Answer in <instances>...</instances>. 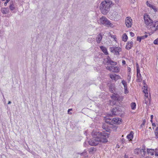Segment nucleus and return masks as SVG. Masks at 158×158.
Listing matches in <instances>:
<instances>
[{"mask_svg": "<svg viewBox=\"0 0 158 158\" xmlns=\"http://www.w3.org/2000/svg\"><path fill=\"white\" fill-rule=\"evenodd\" d=\"M93 134L94 136H97L98 140L99 142L104 143L107 142V139L110 136L109 133H107L104 131L100 132L97 131H93Z\"/></svg>", "mask_w": 158, "mask_h": 158, "instance_id": "1", "label": "nucleus"}, {"mask_svg": "<svg viewBox=\"0 0 158 158\" xmlns=\"http://www.w3.org/2000/svg\"><path fill=\"white\" fill-rule=\"evenodd\" d=\"M112 2L110 0H106L102 1L99 6L100 10L103 15H106L110 10Z\"/></svg>", "mask_w": 158, "mask_h": 158, "instance_id": "2", "label": "nucleus"}, {"mask_svg": "<svg viewBox=\"0 0 158 158\" xmlns=\"http://www.w3.org/2000/svg\"><path fill=\"white\" fill-rule=\"evenodd\" d=\"M99 21L101 24L104 25L108 27H114L113 24L105 17H102L100 18Z\"/></svg>", "mask_w": 158, "mask_h": 158, "instance_id": "3", "label": "nucleus"}, {"mask_svg": "<svg viewBox=\"0 0 158 158\" xmlns=\"http://www.w3.org/2000/svg\"><path fill=\"white\" fill-rule=\"evenodd\" d=\"M92 135L93 136V138L91 139L89 141V145L91 146H95L97 145L99 142L98 140L97 136H94L93 134V132Z\"/></svg>", "mask_w": 158, "mask_h": 158, "instance_id": "4", "label": "nucleus"}, {"mask_svg": "<svg viewBox=\"0 0 158 158\" xmlns=\"http://www.w3.org/2000/svg\"><path fill=\"white\" fill-rule=\"evenodd\" d=\"M143 19L146 25L151 26L153 24V20L151 19L149 16L147 14H144Z\"/></svg>", "mask_w": 158, "mask_h": 158, "instance_id": "5", "label": "nucleus"}, {"mask_svg": "<svg viewBox=\"0 0 158 158\" xmlns=\"http://www.w3.org/2000/svg\"><path fill=\"white\" fill-rule=\"evenodd\" d=\"M110 51L116 55H119V52L121 51V48L119 47H111L110 48Z\"/></svg>", "mask_w": 158, "mask_h": 158, "instance_id": "6", "label": "nucleus"}, {"mask_svg": "<svg viewBox=\"0 0 158 158\" xmlns=\"http://www.w3.org/2000/svg\"><path fill=\"white\" fill-rule=\"evenodd\" d=\"M114 120H116V118H114L112 119H109V116H107L105 118V122L106 123L108 124L109 125H110L112 123L114 124V121H115Z\"/></svg>", "mask_w": 158, "mask_h": 158, "instance_id": "7", "label": "nucleus"}, {"mask_svg": "<svg viewBox=\"0 0 158 158\" xmlns=\"http://www.w3.org/2000/svg\"><path fill=\"white\" fill-rule=\"evenodd\" d=\"M132 19L131 17H127L126 18L125 20V24L126 26L127 27H130L132 25Z\"/></svg>", "mask_w": 158, "mask_h": 158, "instance_id": "8", "label": "nucleus"}, {"mask_svg": "<svg viewBox=\"0 0 158 158\" xmlns=\"http://www.w3.org/2000/svg\"><path fill=\"white\" fill-rule=\"evenodd\" d=\"M109 87L110 91L111 93H114L115 89V84L114 83H111L110 84Z\"/></svg>", "mask_w": 158, "mask_h": 158, "instance_id": "9", "label": "nucleus"}, {"mask_svg": "<svg viewBox=\"0 0 158 158\" xmlns=\"http://www.w3.org/2000/svg\"><path fill=\"white\" fill-rule=\"evenodd\" d=\"M133 44V43L132 41H128L127 42V44L126 46V48L128 50H130L132 47Z\"/></svg>", "mask_w": 158, "mask_h": 158, "instance_id": "10", "label": "nucleus"}, {"mask_svg": "<svg viewBox=\"0 0 158 158\" xmlns=\"http://www.w3.org/2000/svg\"><path fill=\"white\" fill-rule=\"evenodd\" d=\"M120 96L118 95L117 94L116 95L115 93L112 94V95L111 96V98L113 100L117 101L119 100V98H120Z\"/></svg>", "mask_w": 158, "mask_h": 158, "instance_id": "11", "label": "nucleus"}, {"mask_svg": "<svg viewBox=\"0 0 158 158\" xmlns=\"http://www.w3.org/2000/svg\"><path fill=\"white\" fill-rule=\"evenodd\" d=\"M102 38V36L101 33H99L97 36V37L96 38V42L97 43L99 44L100 43Z\"/></svg>", "mask_w": 158, "mask_h": 158, "instance_id": "12", "label": "nucleus"}, {"mask_svg": "<svg viewBox=\"0 0 158 158\" xmlns=\"http://www.w3.org/2000/svg\"><path fill=\"white\" fill-rule=\"evenodd\" d=\"M100 48L105 55H108V53L107 51L106 48L105 47L102 46H100Z\"/></svg>", "mask_w": 158, "mask_h": 158, "instance_id": "13", "label": "nucleus"}, {"mask_svg": "<svg viewBox=\"0 0 158 158\" xmlns=\"http://www.w3.org/2000/svg\"><path fill=\"white\" fill-rule=\"evenodd\" d=\"M120 76L116 74H111L110 75V78L114 80H116Z\"/></svg>", "mask_w": 158, "mask_h": 158, "instance_id": "14", "label": "nucleus"}, {"mask_svg": "<svg viewBox=\"0 0 158 158\" xmlns=\"http://www.w3.org/2000/svg\"><path fill=\"white\" fill-rule=\"evenodd\" d=\"M112 123L110 125H109L108 126V127L110 128H111V129H112L114 131H116L117 130V129L118 128V127L116 126V124Z\"/></svg>", "mask_w": 158, "mask_h": 158, "instance_id": "15", "label": "nucleus"}, {"mask_svg": "<svg viewBox=\"0 0 158 158\" xmlns=\"http://www.w3.org/2000/svg\"><path fill=\"white\" fill-rule=\"evenodd\" d=\"M143 92L145 94V96L147 97L146 99H148V89L145 86H143Z\"/></svg>", "mask_w": 158, "mask_h": 158, "instance_id": "16", "label": "nucleus"}, {"mask_svg": "<svg viewBox=\"0 0 158 158\" xmlns=\"http://www.w3.org/2000/svg\"><path fill=\"white\" fill-rule=\"evenodd\" d=\"M106 63L107 64V65H110L111 66H114L117 65V63L116 62L114 61L111 60H110L107 61Z\"/></svg>", "mask_w": 158, "mask_h": 158, "instance_id": "17", "label": "nucleus"}, {"mask_svg": "<svg viewBox=\"0 0 158 158\" xmlns=\"http://www.w3.org/2000/svg\"><path fill=\"white\" fill-rule=\"evenodd\" d=\"M113 69L112 71V72L118 73L120 71V68L118 67L113 66Z\"/></svg>", "mask_w": 158, "mask_h": 158, "instance_id": "18", "label": "nucleus"}, {"mask_svg": "<svg viewBox=\"0 0 158 158\" xmlns=\"http://www.w3.org/2000/svg\"><path fill=\"white\" fill-rule=\"evenodd\" d=\"M117 110V109L116 108H114L111 111L112 114H109V115L110 116H115V115L117 114H116V111Z\"/></svg>", "mask_w": 158, "mask_h": 158, "instance_id": "19", "label": "nucleus"}, {"mask_svg": "<svg viewBox=\"0 0 158 158\" xmlns=\"http://www.w3.org/2000/svg\"><path fill=\"white\" fill-rule=\"evenodd\" d=\"M122 83L124 85V88L125 90V92H126V90H127V83L126 81L123 80L122 81Z\"/></svg>", "mask_w": 158, "mask_h": 158, "instance_id": "20", "label": "nucleus"}, {"mask_svg": "<svg viewBox=\"0 0 158 158\" xmlns=\"http://www.w3.org/2000/svg\"><path fill=\"white\" fill-rule=\"evenodd\" d=\"M147 151L148 154L151 155H153L154 154V150L151 149H147Z\"/></svg>", "mask_w": 158, "mask_h": 158, "instance_id": "21", "label": "nucleus"}, {"mask_svg": "<svg viewBox=\"0 0 158 158\" xmlns=\"http://www.w3.org/2000/svg\"><path fill=\"white\" fill-rule=\"evenodd\" d=\"M128 139H131L133 137V133L131 131L129 134L127 136Z\"/></svg>", "mask_w": 158, "mask_h": 158, "instance_id": "22", "label": "nucleus"}, {"mask_svg": "<svg viewBox=\"0 0 158 158\" xmlns=\"http://www.w3.org/2000/svg\"><path fill=\"white\" fill-rule=\"evenodd\" d=\"M115 121H114V124H120L122 121V119L121 118H116V120H114Z\"/></svg>", "mask_w": 158, "mask_h": 158, "instance_id": "23", "label": "nucleus"}, {"mask_svg": "<svg viewBox=\"0 0 158 158\" xmlns=\"http://www.w3.org/2000/svg\"><path fill=\"white\" fill-rule=\"evenodd\" d=\"M145 145H143V148L142 149H140L139 148H137L135 149V152H136L137 150H138L139 151V150H140V151H143V152H145Z\"/></svg>", "mask_w": 158, "mask_h": 158, "instance_id": "24", "label": "nucleus"}, {"mask_svg": "<svg viewBox=\"0 0 158 158\" xmlns=\"http://www.w3.org/2000/svg\"><path fill=\"white\" fill-rule=\"evenodd\" d=\"M128 39V37L126 33H124L123 36V40L124 42H126Z\"/></svg>", "mask_w": 158, "mask_h": 158, "instance_id": "25", "label": "nucleus"}, {"mask_svg": "<svg viewBox=\"0 0 158 158\" xmlns=\"http://www.w3.org/2000/svg\"><path fill=\"white\" fill-rule=\"evenodd\" d=\"M9 8L11 11H13L15 9L14 5L13 3L10 4L9 6Z\"/></svg>", "mask_w": 158, "mask_h": 158, "instance_id": "26", "label": "nucleus"}, {"mask_svg": "<svg viewBox=\"0 0 158 158\" xmlns=\"http://www.w3.org/2000/svg\"><path fill=\"white\" fill-rule=\"evenodd\" d=\"M3 14H6L8 13V10L6 8H3L1 10Z\"/></svg>", "mask_w": 158, "mask_h": 158, "instance_id": "27", "label": "nucleus"}, {"mask_svg": "<svg viewBox=\"0 0 158 158\" xmlns=\"http://www.w3.org/2000/svg\"><path fill=\"white\" fill-rule=\"evenodd\" d=\"M136 104L135 102H132L131 104V107L132 110L135 109L136 108Z\"/></svg>", "mask_w": 158, "mask_h": 158, "instance_id": "28", "label": "nucleus"}, {"mask_svg": "<svg viewBox=\"0 0 158 158\" xmlns=\"http://www.w3.org/2000/svg\"><path fill=\"white\" fill-rule=\"evenodd\" d=\"M113 66H107L106 67V69L110 71H112L113 69Z\"/></svg>", "mask_w": 158, "mask_h": 158, "instance_id": "29", "label": "nucleus"}, {"mask_svg": "<svg viewBox=\"0 0 158 158\" xmlns=\"http://www.w3.org/2000/svg\"><path fill=\"white\" fill-rule=\"evenodd\" d=\"M96 149L95 148H94V147H91L89 149V153H92L94 151H96Z\"/></svg>", "mask_w": 158, "mask_h": 158, "instance_id": "30", "label": "nucleus"}, {"mask_svg": "<svg viewBox=\"0 0 158 158\" xmlns=\"http://www.w3.org/2000/svg\"><path fill=\"white\" fill-rule=\"evenodd\" d=\"M155 133L156 137V138H158V127H157L155 130Z\"/></svg>", "mask_w": 158, "mask_h": 158, "instance_id": "31", "label": "nucleus"}, {"mask_svg": "<svg viewBox=\"0 0 158 158\" xmlns=\"http://www.w3.org/2000/svg\"><path fill=\"white\" fill-rule=\"evenodd\" d=\"M150 8L153 9L155 12H156L157 11V9L154 6L152 5Z\"/></svg>", "mask_w": 158, "mask_h": 158, "instance_id": "32", "label": "nucleus"}, {"mask_svg": "<svg viewBox=\"0 0 158 158\" xmlns=\"http://www.w3.org/2000/svg\"><path fill=\"white\" fill-rule=\"evenodd\" d=\"M137 78H142V77L140 73V70L139 71V73H138L137 72Z\"/></svg>", "mask_w": 158, "mask_h": 158, "instance_id": "33", "label": "nucleus"}, {"mask_svg": "<svg viewBox=\"0 0 158 158\" xmlns=\"http://www.w3.org/2000/svg\"><path fill=\"white\" fill-rule=\"evenodd\" d=\"M108 125H107L106 123H103L102 125V127L104 129H106V127L107 128V127H108Z\"/></svg>", "mask_w": 158, "mask_h": 158, "instance_id": "34", "label": "nucleus"}, {"mask_svg": "<svg viewBox=\"0 0 158 158\" xmlns=\"http://www.w3.org/2000/svg\"><path fill=\"white\" fill-rule=\"evenodd\" d=\"M136 66L137 69V72L138 73H139V71L140 70L138 64L137 63L136 64Z\"/></svg>", "mask_w": 158, "mask_h": 158, "instance_id": "35", "label": "nucleus"}, {"mask_svg": "<svg viewBox=\"0 0 158 158\" xmlns=\"http://www.w3.org/2000/svg\"><path fill=\"white\" fill-rule=\"evenodd\" d=\"M153 43L155 44H158V38L154 40Z\"/></svg>", "mask_w": 158, "mask_h": 158, "instance_id": "36", "label": "nucleus"}, {"mask_svg": "<svg viewBox=\"0 0 158 158\" xmlns=\"http://www.w3.org/2000/svg\"><path fill=\"white\" fill-rule=\"evenodd\" d=\"M146 4L147 5V6L148 7H150L152 5L150 4L149 2L148 1H147L146 2Z\"/></svg>", "mask_w": 158, "mask_h": 158, "instance_id": "37", "label": "nucleus"}, {"mask_svg": "<svg viewBox=\"0 0 158 158\" xmlns=\"http://www.w3.org/2000/svg\"><path fill=\"white\" fill-rule=\"evenodd\" d=\"M142 39L141 37V36H138L137 38V40L138 41H139V42H141Z\"/></svg>", "mask_w": 158, "mask_h": 158, "instance_id": "38", "label": "nucleus"}, {"mask_svg": "<svg viewBox=\"0 0 158 158\" xmlns=\"http://www.w3.org/2000/svg\"><path fill=\"white\" fill-rule=\"evenodd\" d=\"M106 130V131L107 132H109V133L110 132V131H111V128H110L109 127H107V128L106 127V129H105Z\"/></svg>", "mask_w": 158, "mask_h": 158, "instance_id": "39", "label": "nucleus"}, {"mask_svg": "<svg viewBox=\"0 0 158 158\" xmlns=\"http://www.w3.org/2000/svg\"><path fill=\"white\" fill-rule=\"evenodd\" d=\"M155 23L156 24H157V25L156 26V28L155 29L154 31H156L158 29V21H156L155 22Z\"/></svg>", "mask_w": 158, "mask_h": 158, "instance_id": "40", "label": "nucleus"}, {"mask_svg": "<svg viewBox=\"0 0 158 158\" xmlns=\"http://www.w3.org/2000/svg\"><path fill=\"white\" fill-rule=\"evenodd\" d=\"M148 36V35H144L142 36H141V37L142 39H144L146 38H147Z\"/></svg>", "mask_w": 158, "mask_h": 158, "instance_id": "41", "label": "nucleus"}, {"mask_svg": "<svg viewBox=\"0 0 158 158\" xmlns=\"http://www.w3.org/2000/svg\"><path fill=\"white\" fill-rule=\"evenodd\" d=\"M80 155L82 156H85L86 155V152H84L82 153H80Z\"/></svg>", "mask_w": 158, "mask_h": 158, "instance_id": "42", "label": "nucleus"}, {"mask_svg": "<svg viewBox=\"0 0 158 158\" xmlns=\"http://www.w3.org/2000/svg\"><path fill=\"white\" fill-rule=\"evenodd\" d=\"M142 80V78H137V79L136 80V81L137 82H140Z\"/></svg>", "mask_w": 158, "mask_h": 158, "instance_id": "43", "label": "nucleus"}, {"mask_svg": "<svg viewBox=\"0 0 158 158\" xmlns=\"http://www.w3.org/2000/svg\"><path fill=\"white\" fill-rule=\"evenodd\" d=\"M145 122H146L145 120H143V123L141 125V127H143V126H144L145 123Z\"/></svg>", "mask_w": 158, "mask_h": 158, "instance_id": "44", "label": "nucleus"}, {"mask_svg": "<svg viewBox=\"0 0 158 158\" xmlns=\"http://www.w3.org/2000/svg\"><path fill=\"white\" fill-rule=\"evenodd\" d=\"M130 34L131 36V37H133V36H134L135 35L132 32H130Z\"/></svg>", "mask_w": 158, "mask_h": 158, "instance_id": "45", "label": "nucleus"}, {"mask_svg": "<svg viewBox=\"0 0 158 158\" xmlns=\"http://www.w3.org/2000/svg\"><path fill=\"white\" fill-rule=\"evenodd\" d=\"M156 24L155 22L154 24H153V26L152 27V28L153 27H154V28L156 27Z\"/></svg>", "mask_w": 158, "mask_h": 158, "instance_id": "46", "label": "nucleus"}, {"mask_svg": "<svg viewBox=\"0 0 158 158\" xmlns=\"http://www.w3.org/2000/svg\"><path fill=\"white\" fill-rule=\"evenodd\" d=\"M72 110V109H69L68 110V113L69 114H72L71 113H69V111H70Z\"/></svg>", "mask_w": 158, "mask_h": 158, "instance_id": "47", "label": "nucleus"}, {"mask_svg": "<svg viewBox=\"0 0 158 158\" xmlns=\"http://www.w3.org/2000/svg\"><path fill=\"white\" fill-rule=\"evenodd\" d=\"M122 63L123 65H124L126 64V61L124 60H123L122 61Z\"/></svg>", "mask_w": 158, "mask_h": 158, "instance_id": "48", "label": "nucleus"}, {"mask_svg": "<svg viewBox=\"0 0 158 158\" xmlns=\"http://www.w3.org/2000/svg\"><path fill=\"white\" fill-rule=\"evenodd\" d=\"M107 61L110 60H111L110 58V57L109 56H108V57L107 58Z\"/></svg>", "mask_w": 158, "mask_h": 158, "instance_id": "49", "label": "nucleus"}, {"mask_svg": "<svg viewBox=\"0 0 158 158\" xmlns=\"http://www.w3.org/2000/svg\"><path fill=\"white\" fill-rule=\"evenodd\" d=\"M142 151H140V150H139V151L138 150H137V151H136V152H135V153H136V154H139V152H142Z\"/></svg>", "mask_w": 158, "mask_h": 158, "instance_id": "50", "label": "nucleus"}, {"mask_svg": "<svg viewBox=\"0 0 158 158\" xmlns=\"http://www.w3.org/2000/svg\"><path fill=\"white\" fill-rule=\"evenodd\" d=\"M128 70L129 72H131V69L130 67L128 68Z\"/></svg>", "mask_w": 158, "mask_h": 158, "instance_id": "51", "label": "nucleus"}, {"mask_svg": "<svg viewBox=\"0 0 158 158\" xmlns=\"http://www.w3.org/2000/svg\"><path fill=\"white\" fill-rule=\"evenodd\" d=\"M111 37L114 38V39H116L115 36L114 35H113L111 36Z\"/></svg>", "mask_w": 158, "mask_h": 158, "instance_id": "52", "label": "nucleus"}, {"mask_svg": "<svg viewBox=\"0 0 158 158\" xmlns=\"http://www.w3.org/2000/svg\"><path fill=\"white\" fill-rule=\"evenodd\" d=\"M158 153V149H156L155 150V153Z\"/></svg>", "mask_w": 158, "mask_h": 158, "instance_id": "53", "label": "nucleus"}, {"mask_svg": "<svg viewBox=\"0 0 158 158\" xmlns=\"http://www.w3.org/2000/svg\"><path fill=\"white\" fill-rule=\"evenodd\" d=\"M152 125L153 126H154V127H156V124L155 123H152Z\"/></svg>", "mask_w": 158, "mask_h": 158, "instance_id": "54", "label": "nucleus"}, {"mask_svg": "<svg viewBox=\"0 0 158 158\" xmlns=\"http://www.w3.org/2000/svg\"><path fill=\"white\" fill-rule=\"evenodd\" d=\"M155 156H158V153H155Z\"/></svg>", "mask_w": 158, "mask_h": 158, "instance_id": "55", "label": "nucleus"}, {"mask_svg": "<svg viewBox=\"0 0 158 158\" xmlns=\"http://www.w3.org/2000/svg\"><path fill=\"white\" fill-rule=\"evenodd\" d=\"M153 115H152L151 116V119H152L153 118Z\"/></svg>", "mask_w": 158, "mask_h": 158, "instance_id": "56", "label": "nucleus"}, {"mask_svg": "<svg viewBox=\"0 0 158 158\" xmlns=\"http://www.w3.org/2000/svg\"><path fill=\"white\" fill-rule=\"evenodd\" d=\"M8 2H6H6L4 3V5L5 6H6V4Z\"/></svg>", "mask_w": 158, "mask_h": 158, "instance_id": "57", "label": "nucleus"}, {"mask_svg": "<svg viewBox=\"0 0 158 158\" xmlns=\"http://www.w3.org/2000/svg\"><path fill=\"white\" fill-rule=\"evenodd\" d=\"M11 102L10 101H9L8 103V104H10L11 103Z\"/></svg>", "mask_w": 158, "mask_h": 158, "instance_id": "58", "label": "nucleus"}, {"mask_svg": "<svg viewBox=\"0 0 158 158\" xmlns=\"http://www.w3.org/2000/svg\"><path fill=\"white\" fill-rule=\"evenodd\" d=\"M10 0H6V2H8Z\"/></svg>", "mask_w": 158, "mask_h": 158, "instance_id": "59", "label": "nucleus"}, {"mask_svg": "<svg viewBox=\"0 0 158 158\" xmlns=\"http://www.w3.org/2000/svg\"><path fill=\"white\" fill-rule=\"evenodd\" d=\"M134 1H133V0H131V2L132 3H134Z\"/></svg>", "mask_w": 158, "mask_h": 158, "instance_id": "60", "label": "nucleus"}, {"mask_svg": "<svg viewBox=\"0 0 158 158\" xmlns=\"http://www.w3.org/2000/svg\"><path fill=\"white\" fill-rule=\"evenodd\" d=\"M128 93V91L127 90H126V93L125 92V94L127 93Z\"/></svg>", "mask_w": 158, "mask_h": 158, "instance_id": "61", "label": "nucleus"}, {"mask_svg": "<svg viewBox=\"0 0 158 158\" xmlns=\"http://www.w3.org/2000/svg\"><path fill=\"white\" fill-rule=\"evenodd\" d=\"M89 40V39L88 40V41H89V42H91V41L90 40Z\"/></svg>", "mask_w": 158, "mask_h": 158, "instance_id": "62", "label": "nucleus"}, {"mask_svg": "<svg viewBox=\"0 0 158 158\" xmlns=\"http://www.w3.org/2000/svg\"><path fill=\"white\" fill-rule=\"evenodd\" d=\"M150 121L152 123V119H151Z\"/></svg>", "mask_w": 158, "mask_h": 158, "instance_id": "63", "label": "nucleus"}, {"mask_svg": "<svg viewBox=\"0 0 158 158\" xmlns=\"http://www.w3.org/2000/svg\"><path fill=\"white\" fill-rule=\"evenodd\" d=\"M148 102L146 101L145 102V103L146 104H147V103H148Z\"/></svg>", "mask_w": 158, "mask_h": 158, "instance_id": "64", "label": "nucleus"}]
</instances>
